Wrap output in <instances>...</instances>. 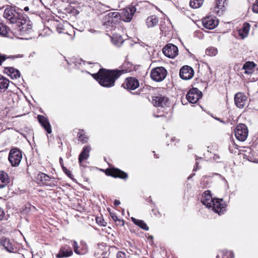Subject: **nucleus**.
<instances>
[{"label":"nucleus","instance_id":"33","mask_svg":"<svg viewBox=\"0 0 258 258\" xmlns=\"http://www.w3.org/2000/svg\"><path fill=\"white\" fill-rule=\"evenodd\" d=\"M77 136L78 137V140L81 142L82 143H85L87 142L88 138L85 134L84 130H79Z\"/></svg>","mask_w":258,"mask_h":258},{"label":"nucleus","instance_id":"22","mask_svg":"<svg viewBox=\"0 0 258 258\" xmlns=\"http://www.w3.org/2000/svg\"><path fill=\"white\" fill-rule=\"evenodd\" d=\"M38 120L41 125L43 127L48 134H50L52 132L51 125L48 119L45 116L38 115L37 116Z\"/></svg>","mask_w":258,"mask_h":258},{"label":"nucleus","instance_id":"24","mask_svg":"<svg viewBox=\"0 0 258 258\" xmlns=\"http://www.w3.org/2000/svg\"><path fill=\"white\" fill-rule=\"evenodd\" d=\"M5 71L13 79H17L20 77L21 74L20 71L13 67L6 68Z\"/></svg>","mask_w":258,"mask_h":258},{"label":"nucleus","instance_id":"4","mask_svg":"<svg viewBox=\"0 0 258 258\" xmlns=\"http://www.w3.org/2000/svg\"><path fill=\"white\" fill-rule=\"evenodd\" d=\"M38 183L49 187H53L57 185V182L53 178H51L48 175L40 172L37 176Z\"/></svg>","mask_w":258,"mask_h":258},{"label":"nucleus","instance_id":"58","mask_svg":"<svg viewBox=\"0 0 258 258\" xmlns=\"http://www.w3.org/2000/svg\"><path fill=\"white\" fill-rule=\"evenodd\" d=\"M216 175H218V176H220V177H222V176L221 175V174H219L217 173V174H216Z\"/></svg>","mask_w":258,"mask_h":258},{"label":"nucleus","instance_id":"35","mask_svg":"<svg viewBox=\"0 0 258 258\" xmlns=\"http://www.w3.org/2000/svg\"><path fill=\"white\" fill-rule=\"evenodd\" d=\"M204 0H190L189 5L194 9L200 8L203 4Z\"/></svg>","mask_w":258,"mask_h":258},{"label":"nucleus","instance_id":"38","mask_svg":"<svg viewBox=\"0 0 258 258\" xmlns=\"http://www.w3.org/2000/svg\"><path fill=\"white\" fill-rule=\"evenodd\" d=\"M36 210L35 207L32 206L30 204H28L25 206V208L23 210V212L25 214L29 213L30 212L34 211Z\"/></svg>","mask_w":258,"mask_h":258},{"label":"nucleus","instance_id":"13","mask_svg":"<svg viewBox=\"0 0 258 258\" xmlns=\"http://www.w3.org/2000/svg\"><path fill=\"white\" fill-rule=\"evenodd\" d=\"M194 75V71L193 69L188 66H184L180 70L179 76L183 80H189L193 77Z\"/></svg>","mask_w":258,"mask_h":258},{"label":"nucleus","instance_id":"14","mask_svg":"<svg viewBox=\"0 0 258 258\" xmlns=\"http://www.w3.org/2000/svg\"><path fill=\"white\" fill-rule=\"evenodd\" d=\"M226 205L225 204L223 199H214L213 203H212V210L219 215L223 213L225 210Z\"/></svg>","mask_w":258,"mask_h":258},{"label":"nucleus","instance_id":"18","mask_svg":"<svg viewBox=\"0 0 258 258\" xmlns=\"http://www.w3.org/2000/svg\"><path fill=\"white\" fill-rule=\"evenodd\" d=\"M202 24L205 28L213 29L218 25V21L215 17L208 16L203 20Z\"/></svg>","mask_w":258,"mask_h":258},{"label":"nucleus","instance_id":"28","mask_svg":"<svg viewBox=\"0 0 258 258\" xmlns=\"http://www.w3.org/2000/svg\"><path fill=\"white\" fill-rule=\"evenodd\" d=\"M255 64L253 62L247 61L245 62L242 68V69L244 70V73L246 74H251L252 72V70L255 67Z\"/></svg>","mask_w":258,"mask_h":258},{"label":"nucleus","instance_id":"19","mask_svg":"<svg viewBox=\"0 0 258 258\" xmlns=\"http://www.w3.org/2000/svg\"><path fill=\"white\" fill-rule=\"evenodd\" d=\"M122 86L124 89L134 90L139 86V82L137 79L130 77L126 79Z\"/></svg>","mask_w":258,"mask_h":258},{"label":"nucleus","instance_id":"21","mask_svg":"<svg viewBox=\"0 0 258 258\" xmlns=\"http://www.w3.org/2000/svg\"><path fill=\"white\" fill-rule=\"evenodd\" d=\"M213 200L214 199L212 198L211 195L210 191L207 190L203 193L201 198V202L203 205H205L206 207L208 208L212 207V203Z\"/></svg>","mask_w":258,"mask_h":258},{"label":"nucleus","instance_id":"57","mask_svg":"<svg viewBox=\"0 0 258 258\" xmlns=\"http://www.w3.org/2000/svg\"><path fill=\"white\" fill-rule=\"evenodd\" d=\"M163 116V115H154V116H155V117H162V116Z\"/></svg>","mask_w":258,"mask_h":258},{"label":"nucleus","instance_id":"56","mask_svg":"<svg viewBox=\"0 0 258 258\" xmlns=\"http://www.w3.org/2000/svg\"><path fill=\"white\" fill-rule=\"evenodd\" d=\"M215 119H216V120H217L220 121V122H223V121H222V120H221V119H220V118H217V117H216V118H215Z\"/></svg>","mask_w":258,"mask_h":258},{"label":"nucleus","instance_id":"12","mask_svg":"<svg viewBox=\"0 0 258 258\" xmlns=\"http://www.w3.org/2000/svg\"><path fill=\"white\" fill-rule=\"evenodd\" d=\"M0 244L9 252H15L17 250L15 242L13 240L3 237L0 239Z\"/></svg>","mask_w":258,"mask_h":258},{"label":"nucleus","instance_id":"17","mask_svg":"<svg viewBox=\"0 0 258 258\" xmlns=\"http://www.w3.org/2000/svg\"><path fill=\"white\" fill-rule=\"evenodd\" d=\"M152 103L155 106L165 107L169 106L170 102L167 97L160 95L153 97Z\"/></svg>","mask_w":258,"mask_h":258},{"label":"nucleus","instance_id":"32","mask_svg":"<svg viewBox=\"0 0 258 258\" xmlns=\"http://www.w3.org/2000/svg\"><path fill=\"white\" fill-rule=\"evenodd\" d=\"M234 253L232 251L222 250L217 254L216 258H233Z\"/></svg>","mask_w":258,"mask_h":258},{"label":"nucleus","instance_id":"48","mask_svg":"<svg viewBox=\"0 0 258 258\" xmlns=\"http://www.w3.org/2000/svg\"><path fill=\"white\" fill-rule=\"evenodd\" d=\"M213 159L214 160L216 161L217 162H219V160L220 159V156L218 154H214Z\"/></svg>","mask_w":258,"mask_h":258},{"label":"nucleus","instance_id":"54","mask_svg":"<svg viewBox=\"0 0 258 258\" xmlns=\"http://www.w3.org/2000/svg\"><path fill=\"white\" fill-rule=\"evenodd\" d=\"M29 10V8L28 7H25L24 8V10L26 12H27Z\"/></svg>","mask_w":258,"mask_h":258},{"label":"nucleus","instance_id":"15","mask_svg":"<svg viewBox=\"0 0 258 258\" xmlns=\"http://www.w3.org/2000/svg\"><path fill=\"white\" fill-rule=\"evenodd\" d=\"M106 174L115 178H119L121 179L127 178V174L124 171L115 168L108 169L106 170Z\"/></svg>","mask_w":258,"mask_h":258},{"label":"nucleus","instance_id":"6","mask_svg":"<svg viewBox=\"0 0 258 258\" xmlns=\"http://www.w3.org/2000/svg\"><path fill=\"white\" fill-rule=\"evenodd\" d=\"M22 158V152L17 149H11L9 155V160L13 166H18Z\"/></svg>","mask_w":258,"mask_h":258},{"label":"nucleus","instance_id":"9","mask_svg":"<svg viewBox=\"0 0 258 258\" xmlns=\"http://www.w3.org/2000/svg\"><path fill=\"white\" fill-rule=\"evenodd\" d=\"M163 53L169 58H173L178 53V49L175 45L169 43L165 45L162 49Z\"/></svg>","mask_w":258,"mask_h":258},{"label":"nucleus","instance_id":"2","mask_svg":"<svg viewBox=\"0 0 258 258\" xmlns=\"http://www.w3.org/2000/svg\"><path fill=\"white\" fill-rule=\"evenodd\" d=\"M21 18L15 24V33L22 36H26L32 32L30 21L26 15L21 16Z\"/></svg>","mask_w":258,"mask_h":258},{"label":"nucleus","instance_id":"10","mask_svg":"<svg viewBox=\"0 0 258 258\" xmlns=\"http://www.w3.org/2000/svg\"><path fill=\"white\" fill-rule=\"evenodd\" d=\"M202 96V93L196 88L191 89L187 93L186 98L191 103H196Z\"/></svg>","mask_w":258,"mask_h":258},{"label":"nucleus","instance_id":"53","mask_svg":"<svg viewBox=\"0 0 258 258\" xmlns=\"http://www.w3.org/2000/svg\"><path fill=\"white\" fill-rule=\"evenodd\" d=\"M120 204V201L117 200H115L114 202V205L116 206L119 205Z\"/></svg>","mask_w":258,"mask_h":258},{"label":"nucleus","instance_id":"11","mask_svg":"<svg viewBox=\"0 0 258 258\" xmlns=\"http://www.w3.org/2000/svg\"><path fill=\"white\" fill-rule=\"evenodd\" d=\"M247 98L244 93L239 92L234 95V103L239 108H243L246 105Z\"/></svg>","mask_w":258,"mask_h":258},{"label":"nucleus","instance_id":"47","mask_svg":"<svg viewBox=\"0 0 258 258\" xmlns=\"http://www.w3.org/2000/svg\"><path fill=\"white\" fill-rule=\"evenodd\" d=\"M5 216V212L3 209L0 207V221L3 220Z\"/></svg>","mask_w":258,"mask_h":258},{"label":"nucleus","instance_id":"49","mask_svg":"<svg viewBox=\"0 0 258 258\" xmlns=\"http://www.w3.org/2000/svg\"><path fill=\"white\" fill-rule=\"evenodd\" d=\"M62 27L61 25H58L56 27V30L59 33H60L62 32Z\"/></svg>","mask_w":258,"mask_h":258},{"label":"nucleus","instance_id":"43","mask_svg":"<svg viewBox=\"0 0 258 258\" xmlns=\"http://www.w3.org/2000/svg\"><path fill=\"white\" fill-rule=\"evenodd\" d=\"M62 170L68 176H69L70 178L73 179V175L69 170H68L66 167H63Z\"/></svg>","mask_w":258,"mask_h":258},{"label":"nucleus","instance_id":"51","mask_svg":"<svg viewBox=\"0 0 258 258\" xmlns=\"http://www.w3.org/2000/svg\"><path fill=\"white\" fill-rule=\"evenodd\" d=\"M59 163L61 166L62 169H63V167H64L63 163V160L62 158H59Z\"/></svg>","mask_w":258,"mask_h":258},{"label":"nucleus","instance_id":"46","mask_svg":"<svg viewBox=\"0 0 258 258\" xmlns=\"http://www.w3.org/2000/svg\"><path fill=\"white\" fill-rule=\"evenodd\" d=\"M116 256L117 258H125V254L121 251H119L117 252Z\"/></svg>","mask_w":258,"mask_h":258},{"label":"nucleus","instance_id":"52","mask_svg":"<svg viewBox=\"0 0 258 258\" xmlns=\"http://www.w3.org/2000/svg\"><path fill=\"white\" fill-rule=\"evenodd\" d=\"M198 164H199L198 162V161H196V163H195L196 165H195V166L194 167V169H193V171H197V169H198Z\"/></svg>","mask_w":258,"mask_h":258},{"label":"nucleus","instance_id":"42","mask_svg":"<svg viewBox=\"0 0 258 258\" xmlns=\"http://www.w3.org/2000/svg\"><path fill=\"white\" fill-rule=\"evenodd\" d=\"M110 215L112 217V218L113 219L114 221L115 222H118V224H120L121 225H123V220H121L120 219H119L117 216L114 213H110Z\"/></svg>","mask_w":258,"mask_h":258},{"label":"nucleus","instance_id":"41","mask_svg":"<svg viewBox=\"0 0 258 258\" xmlns=\"http://www.w3.org/2000/svg\"><path fill=\"white\" fill-rule=\"evenodd\" d=\"M80 247L84 252V254H85L87 252L88 246L87 243L83 240H81L80 242Z\"/></svg>","mask_w":258,"mask_h":258},{"label":"nucleus","instance_id":"8","mask_svg":"<svg viewBox=\"0 0 258 258\" xmlns=\"http://www.w3.org/2000/svg\"><path fill=\"white\" fill-rule=\"evenodd\" d=\"M136 8L135 6H131L130 7L124 9L120 15V20H122L125 22H130L136 12Z\"/></svg>","mask_w":258,"mask_h":258},{"label":"nucleus","instance_id":"20","mask_svg":"<svg viewBox=\"0 0 258 258\" xmlns=\"http://www.w3.org/2000/svg\"><path fill=\"white\" fill-rule=\"evenodd\" d=\"M73 254L71 247L68 245L61 246L58 253L56 255L57 258L67 257Z\"/></svg>","mask_w":258,"mask_h":258},{"label":"nucleus","instance_id":"7","mask_svg":"<svg viewBox=\"0 0 258 258\" xmlns=\"http://www.w3.org/2000/svg\"><path fill=\"white\" fill-rule=\"evenodd\" d=\"M248 129L244 124H238L235 130V136L236 139L241 142L246 140L248 136Z\"/></svg>","mask_w":258,"mask_h":258},{"label":"nucleus","instance_id":"50","mask_svg":"<svg viewBox=\"0 0 258 258\" xmlns=\"http://www.w3.org/2000/svg\"><path fill=\"white\" fill-rule=\"evenodd\" d=\"M160 29L161 31H162V32L167 31L166 28L164 26L163 24L160 25Z\"/></svg>","mask_w":258,"mask_h":258},{"label":"nucleus","instance_id":"55","mask_svg":"<svg viewBox=\"0 0 258 258\" xmlns=\"http://www.w3.org/2000/svg\"><path fill=\"white\" fill-rule=\"evenodd\" d=\"M195 175V173L192 174V175H190L189 176H188V179H190L193 176H194Z\"/></svg>","mask_w":258,"mask_h":258},{"label":"nucleus","instance_id":"3","mask_svg":"<svg viewBox=\"0 0 258 258\" xmlns=\"http://www.w3.org/2000/svg\"><path fill=\"white\" fill-rule=\"evenodd\" d=\"M18 12H17L12 7H7L4 13V17L11 24H15L22 17Z\"/></svg>","mask_w":258,"mask_h":258},{"label":"nucleus","instance_id":"29","mask_svg":"<svg viewBox=\"0 0 258 258\" xmlns=\"http://www.w3.org/2000/svg\"><path fill=\"white\" fill-rule=\"evenodd\" d=\"M10 81L0 75V92L5 91L9 86Z\"/></svg>","mask_w":258,"mask_h":258},{"label":"nucleus","instance_id":"40","mask_svg":"<svg viewBox=\"0 0 258 258\" xmlns=\"http://www.w3.org/2000/svg\"><path fill=\"white\" fill-rule=\"evenodd\" d=\"M112 41L113 43L117 47H119L123 42L121 36H119L117 39L115 37H113L112 38Z\"/></svg>","mask_w":258,"mask_h":258},{"label":"nucleus","instance_id":"30","mask_svg":"<svg viewBox=\"0 0 258 258\" xmlns=\"http://www.w3.org/2000/svg\"><path fill=\"white\" fill-rule=\"evenodd\" d=\"M250 28V24L247 23H244L242 27L239 30V33L240 36L244 38L248 34Z\"/></svg>","mask_w":258,"mask_h":258},{"label":"nucleus","instance_id":"45","mask_svg":"<svg viewBox=\"0 0 258 258\" xmlns=\"http://www.w3.org/2000/svg\"><path fill=\"white\" fill-rule=\"evenodd\" d=\"M96 222L102 226H105V225L103 224L104 220L102 219L101 218L97 217L96 218Z\"/></svg>","mask_w":258,"mask_h":258},{"label":"nucleus","instance_id":"23","mask_svg":"<svg viewBox=\"0 0 258 258\" xmlns=\"http://www.w3.org/2000/svg\"><path fill=\"white\" fill-rule=\"evenodd\" d=\"M158 23L159 18L155 15L148 16L145 21L146 25L148 28L155 27Z\"/></svg>","mask_w":258,"mask_h":258},{"label":"nucleus","instance_id":"36","mask_svg":"<svg viewBox=\"0 0 258 258\" xmlns=\"http://www.w3.org/2000/svg\"><path fill=\"white\" fill-rule=\"evenodd\" d=\"M9 29L2 23H0V35L6 36L8 34Z\"/></svg>","mask_w":258,"mask_h":258},{"label":"nucleus","instance_id":"39","mask_svg":"<svg viewBox=\"0 0 258 258\" xmlns=\"http://www.w3.org/2000/svg\"><path fill=\"white\" fill-rule=\"evenodd\" d=\"M206 54L211 56H215L217 54V49L214 47H210L206 49Z\"/></svg>","mask_w":258,"mask_h":258},{"label":"nucleus","instance_id":"26","mask_svg":"<svg viewBox=\"0 0 258 258\" xmlns=\"http://www.w3.org/2000/svg\"><path fill=\"white\" fill-rule=\"evenodd\" d=\"M9 182L10 178L8 174L4 171H0V189L5 187Z\"/></svg>","mask_w":258,"mask_h":258},{"label":"nucleus","instance_id":"1","mask_svg":"<svg viewBox=\"0 0 258 258\" xmlns=\"http://www.w3.org/2000/svg\"><path fill=\"white\" fill-rule=\"evenodd\" d=\"M124 72V70H107L100 69L97 73L92 76L99 84L104 87H111L114 85L115 81Z\"/></svg>","mask_w":258,"mask_h":258},{"label":"nucleus","instance_id":"5","mask_svg":"<svg viewBox=\"0 0 258 258\" xmlns=\"http://www.w3.org/2000/svg\"><path fill=\"white\" fill-rule=\"evenodd\" d=\"M167 74V71L164 67H156L152 70L151 77L153 80L159 82L165 78Z\"/></svg>","mask_w":258,"mask_h":258},{"label":"nucleus","instance_id":"25","mask_svg":"<svg viewBox=\"0 0 258 258\" xmlns=\"http://www.w3.org/2000/svg\"><path fill=\"white\" fill-rule=\"evenodd\" d=\"M110 18H109L111 27H114L115 25L120 21V15L117 12H110L108 13Z\"/></svg>","mask_w":258,"mask_h":258},{"label":"nucleus","instance_id":"31","mask_svg":"<svg viewBox=\"0 0 258 258\" xmlns=\"http://www.w3.org/2000/svg\"><path fill=\"white\" fill-rule=\"evenodd\" d=\"M131 220L135 224L139 226L141 228L146 231L149 230V227H148L147 224L144 222V221L137 219L134 217H132Z\"/></svg>","mask_w":258,"mask_h":258},{"label":"nucleus","instance_id":"27","mask_svg":"<svg viewBox=\"0 0 258 258\" xmlns=\"http://www.w3.org/2000/svg\"><path fill=\"white\" fill-rule=\"evenodd\" d=\"M91 150V147L89 146L84 147L82 151L80 154L79 156V162L81 165L83 160H86L89 156V152Z\"/></svg>","mask_w":258,"mask_h":258},{"label":"nucleus","instance_id":"34","mask_svg":"<svg viewBox=\"0 0 258 258\" xmlns=\"http://www.w3.org/2000/svg\"><path fill=\"white\" fill-rule=\"evenodd\" d=\"M72 241L73 242L72 245H73V247L74 252L77 254H79V255L84 254V252H83V251L80 247V246L79 245L77 241L75 240H72Z\"/></svg>","mask_w":258,"mask_h":258},{"label":"nucleus","instance_id":"44","mask_svg":"<svg viewBox=\"0 0 258 258\" xmlns=\"http://www.w3.org/2000/svg\"><path fill=\"white\" fill-rule=\"evenodd\" d=\"M252 11L255 13H258V0L253 5Z\"/></svg>","mask_w":258,"mask_h":258},{"label":"nucleus","instance_id":"37","mask_svg":"<svg viewBox=\"0 0 258 258\" xmlns=\"http://www.w3.org/2000/svg\"><path fill=\"white\" fill-rule=\"evenodd\" d=\"M110 18V16H109L108 13L103 17L102 19V22L103 26H106V27H108V26H111L109 20Z\"/></svg>","mask_w":258,"mask_h":258},{"label":"nucleus","instance_id":"16","mask_svg":"<svg viewBox=\"0 0 258 258\" xmlns=\"http://www.w3.org/2000/svg\"><path fill=\"white\" fill-rule=\"evenodd\" d=\"M226 0H215L214 7L211 9L212 13L221 16L225 10Z\"/></svg>","mask_w":258,"mask_h":258}]
</instances>
